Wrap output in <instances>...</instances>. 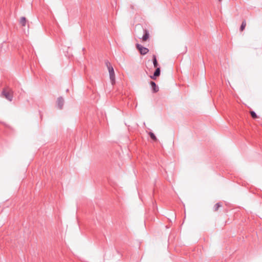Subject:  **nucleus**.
<instances>
[{
  "mask_svg": "<svg viewBox=\"0 0 262 262\" xmlns=\"http://www.w3.org/2000/svg\"><path fill=\"white\" fill-rule=\"evenodd\" d=\"M160 67H157L152 75L150 76V78L153 80H156L158 77L160 75Z\"/></svg>",
  "mask_w": 262,
  "mask_h": 262,
  "instance_id": "4",
  "label": "nucleus"
},
{
  "mask_svg": "<svg viewBox=\"0 0 262 262\" xmlns=\"http://www.w3.org/2000/svg\"><path fill=\"white\" fill-rule=\"evenodd\" d=\"M219 1H221L222 0H219Z\"/></svg>",
  "mask_w": 262,
  "mask_h": 262,
  "instance_id": "15",
  "label": "nucleus"
},
{
  "mask_svg": "<svg viewBox=\"0 0 262 262\" xmlns=\"http://www.w3.org/2000/svg\"><path fill=\"white\" fill-rule=\"evenodd\" d=\"M141 30L143 31L144 34L142 37H139V38L140 39H142L143 41H146L148 39L149 36V32L146 29H144L143 28H141Z\"/></svg>",
  "mask_w": 262,
  "mask_h": 262,
  "instance_id": "5",
  "label": "nucleus"
},
{
  "mask_svg": "<svg viewBox=\"0 0 262 262\" xmlns=\"http://www.w3.org/2000/svg\"><path fill=\"white\" fill-rule=\"evenodd\" d=\"M26 23V18L25 17H21L20 20V24L23 26H25Z\"/></svg>",
  "mask_w": 262,
  "mask_h": 262,
  "instance_id": "13",
  "label": "nucleus"
},
{
  "mask_svg": "<svg viewBox=\"0 0 262 262\" xmlns=\"http://www.w3.org/2000/svg\"><path fill=\"white\" fill-rule=\"evenodd\" d=\"M148 135L150 136V138L152 140H154V141H157V138L156 136H155V135L154 134V133H152L151 132H149L148 133Z\"/></svg>",
  "mask_w": 262,
  "mask_h": 262,
  "instance_id": "10",
  "label": "nucleus"
},
{
  "mask_svg": "<svg viewBox=\"0 0 262 262\" xmlns=\"http://www.w3.org/2000/svg\"><path fill=\"white\" fill-rule=\"evenodd\" d=\"M222 206V204L220 202L217 203L215 204L213 207L214 211H217L219 208V207Z\"/></svg>",
  "mask_w": 262,
  "mask_h": 262,
  "instance_id": "11",
  "label": "nucleus"
},
{
  "mask_svg": "<svg viewBox=\"0 0 262 262\" xmlns=\"http://www.w3.org/2000/svg\"><path fill=\"white\" fill-rule=\"evenodd\" d=\"M152 62L155 68H157V67H159V64L155 55H152Z\"/></svg>",
  "mask_w": 262,
  "mask_h": 262,
  "instance_id": "9",
  "label": "nucleus"
},
{
  "mask_svg": "<svg viewBox=\"0 0 262 262\" xmlns=\"http://www.w3.org/2000/svg\"><path fill=\"white\" fill-rule=\"evenodd\" d=\"M250 113L251 116L252 117V118L256 119L258 118L256 113L254 111H250Z\"/></svg>",
  "mask_w": 262,
  "mask_h": 262,
  "instance_id": "14",
  "label": "nucleus"
},
{
  "mask_svg": "<svg viewBox=\"0 0 262 262\" xmlns=\"http://www.w3.org/2000/svg\"><path fill=\"white\" fill-rule=\"evenodd\" d=\"M246 26V21L245 20H244L242 23L241 26L240 27V31H243L245 29Z\"/></svg>",
  "mask_w": 262,
  "mask_h": 262,
  "instance_id": "12",
  "label": "nucleus"
},
{
  "mask_svg": "<svg viewBox=\"0 0 262 262\" xmlns=\"http://www.w3.org/2000/svg\"><path fill=\"white\" fill-rule=\"evenodd\" d=\"M64 103V100L62 97L60 96L57 99L56 104L57 107L59 110H62Z\"/></svg>",
  "mask_w": 262,
  "mask_h": 262,
  "instance_id": "3",
  "label": "nucleus"
},
{
  "mask_svg": "<svg viewBox=\"0 0 262 262\" xmlns=\"http://www.w3.org/2000/svg\"><path fill=\"white\" fill-rule=\"evenodd\" d=\"M2 96H4L10 101H11L13 100V92L11 90H7L6 88L4 89L2 92Z\"/></svg>",
  "mask_w": 262,
  "mask_h": 262,
  "instance_id": "1",
  "label": "nucleus"
},
{
  "mask_svg": "<svg viewBox=\"0 0 262 262\" xmlns=\"http://www.w3.org/2000/svg\"><path fill=\"white\" fill-rule=\"evenodd\" d=\"M105 63L107 67V68L109 72H111L112 71H114V68H113L112 65L108 60H106L105 61Z\"/></svg>",
  "mask_w": 262,
  "mask_h": 262,
  "instance_id": "8",
  "label": "nucleus"
},
{
  "mask_svg": "<svg viewBox=\"0 0 262 262\" xmlns=\"http://www.w3.org/2000/svg\"><path fill=\"white\" fill-rule=\"evenodd\" d=\"M136 46L137 49L139 50L141 55H144L149 52L148 48L144 47L139 43H137Z\"/></svg>",
  "mask_w": 262,
  "mask_h": 262,
  "instance_id": "2",
  "label": "nucleus"
},
{
  "mask_svg": "<svg viewBox=\"0 0 262 262\" xmlns=\"http://www.w3.org/2000/svg\"><path fill=\"white\" fill-rule=\"evenodd\" d=\"M110 78L112 84H114L115 83V72L114 71H112L109 72Z\"/></svg>",
  "mask_w": 262,
  "mask_h": 262,
  "instance_id": "7",
  "label": "nucleus"
},
{
  "mask_svg": "<svg viewBox=\"0 0 262 262\" xmlns=\"http://www.w3.org/2000/svg\"><path fill=\"white\" fill-rule=\"evenodd\" d=\"M150 84L152 93H156L159 91V87L154 81H151Z\"/></svg>",
  "mask_w": 262,
  "mask_h": 262,
  "instance_id": "6",
  "label": "nucleus"
}]
</instances>
